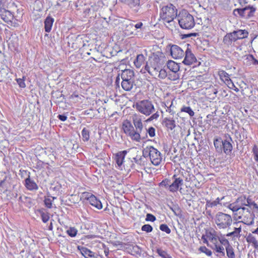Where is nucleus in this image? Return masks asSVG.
Returning a JSON list of instances; mask_svg holds the SVG:
<instances>
[{
	"label": "nucleus",
	"instance_id": "obj_1",
	"mask_svg": "<svg viewBox=\"0 0 258 258\" xmlns=\"http://www.w3.org/2000/svg\"><path fill=\"white\" fill-rule=\"evenodd\" d=\"M160 18L165 23H169L177 17V9L172 4L160 5Z\"/></svg>",
	"mask_w": 258,
	"mask_h": 258
},
{
	"label": "nucleus",
	"instance_id": "obj_2",
	"mask_svg": "<svg viewBox=\"0 0 258 258\" xmlns=\"http://www.w3.org/2000/svg\"><path fill=\"white\" fill-rule=\"evenodd\" d=\"M226 139L223 140L221 138L214 140V145L216 151L218 153H224L227 155H230L233 150V142L231 137L228 135L226 136Z\"/></svg>",
	"mask_w": 258,
	"mask_h": 258
},
{
	"label": "nucleus",
	"instance_id": "obj_3",
	"mask_svg": "<svg viewBox=\"0 0 258 258\" xmlns=\"http://www.w3.org/2000/svg\"><path fill=\"white\" fill-rule=\"evenodd\" d=\"M180 27L184 29H191L195 25V22L192 15L186 10H182L177 16Z\"/></svg>",
	"mask_w": 258,
	"mask_h": 258
},
{
	"label": "nucleus",
	"instance_id": "obj_4",
	"mask_svg": "<svg viewBox=\"0 0 258 258\" xmlns=\"http://www.w3.org/2000/svg\"><path fill=\"white\" fill-rule=\"evenodd\" d=\"M214 222L219 229H229L233 223L231 216L222 212H218L214 218Z\"/></svg>",
	"mask_w": 258,
	"mask_h": 258
},
{
	"label": "nucleus",
	"instance_id": "obj_5",
	"mask_svg": "<svg viewBox=\"0 0 258 258\" xmlns=\"http://www.w3.org/2000/svg\"><path fill=\"white\" fill-rule=\"evenodd\" d=\"M143 155L146 157L149 155L150 160L154 165H159L162 161V157L161 153L152 146H147L143 151Z\"/></svg>",
	"mask_w": 258,
	"mask_h": 258
},
{
	"label": "nucleus",
	"instance_id": "obj_6",
	"mask_svg": "<svg viewBox=\"0 0 258 258\" xmlns=\"http://www.w3.org/2000/svg\"><path fill=\"white\" fill-rule=\"evenodd\" d=\"M136 108L140 113L149 116L155 111L152 102L149 100H143L136 103Z\"/></svg>",
	"mask_w": 258,
	"mask_h": 258
},
{
	"label": "nucleus",
	"instance_id": "obj_7",
	"mask_svg": "<svg viewBox=\"0 0 258 258\" xmlns=\"http://www.w3.org/2000/svg\"><path fill=\"white\" fill-rule=\"evenodd\" d=\"M160 59L157 55L149 57L148 60L145 66V69L151 76H156L160 70Z\"/></svg>",
	"mask_w": 258,
	"mask_h": 258
},
{
	"label": "nucleus",
	"instance_id": "obj_8",
	"mask_svg": "<svg viewBox=\"0 0 258 258\" xmlns=\"http://www.w3.org/2000/svg\"><path fill=\"white\" fill-rule=\"evenodd\" d=\"M122 128L123 132L131 139L136 142H139L142 139L141 135L136 133L131 122L128 120H125L122 123Z\"/></svg>",
	"mask_w": 258,
	"mask_h": 258
},
{
	"label": "nucleus",
	"instance_id": "obj_9",
	"mask_svg": "<svg viewBox=\"0 0 258 258\" xmlns=\"http://www.w3.org/2000/svg\"><path fill=\"white\" fill-rule=\"evenodd\" d=\"M256 11V8L252 6L248 5L243 8L235 9L233 11V14L237 16V12L238 15L243 18L249 19L254 16Z\"/></svg>",
	"mask_w": 258,
	"mask_h": 258
},
{
	"label": "nucleus",
	"instance_id": "obj_10",
	"mask_svg": "<svg viewBox=\"0 0 258 258\" xmlns=\"http://www.w3.org/2000/svg\"><path fill=\"white\" fill-rule=\"evenodd\" d=\"M5 1L0 0V16L2 19L6 23L12 22L14 15L9 10L6 9Z\"/></svg>",
	"mask_w": 258,
	"mask_h": 258
},
{
	"label": "nucleus",
	"instance_id": "obj_11",
	"mask_svg": "<svg viewBox=\"0 0 258 258\" xmlns=\"http://www.w3.org/2000/svg\"><path fill=\"white\" fill-rule=\"evenodd\" d=\"M170 54L174 59H179L184 56V51L177 45H169Z\"/></svg>",
	"mask_w": 258,
	"mask_h": 258
},
{
	"label": "nucleus",
	"instance_id": "obj_12",
	"mask_svg": "<svg viewBox=\"0 0 258 258\" xmlns=\"http://www.w3.org/2000/svg\"><path fill=\"white\" fill-rule=\"evenodd\" d=\"M187 47L184 51V58L182 62L186 65H191L197 61V58L195 55L192 53L190 48H188L189 44H187Z\"/></svg>",
	"mask_w": 258,
	"mask_h": 258
},
{
	"label": "nucleus",
	"instance_id": "obj_13",
	"mask_svg": "<svg viewBox=\"0 0 258 258\" xmlns=\"http://www.w3.org/2000/svg\"><path fill=\"white\" fill-rule=\"evenodd\" d=\"M30 173L29 172L28 177L25 179L24 184L26 188L30 191H34L38 189V186L35 181L30 178Z\"/></svg>",
	"mask_w": 258,
	"mask_h": 258
},
{
	"label": "nucleus",
	"instance_id": "obj_14",
	"mask_svg": "<svg viewBox=\"0 0 258 258\" xmlns=\"http://www.w3.org/2000/svg\"><path fill=\"white\" fill-rule=\"evenodd\" d=\"M172 178L174 179L173 183L169 185V190L171 192H175L178 190L179 186H181L183 184L182 178L177 177L176 175L174 174Z\"/></svg>",
	"mask_w": 258,
	"mask_h": 258
},
{
	"label": "nucleus",
	"instance_id": "obj_15",
	"mask_svg": "<svg viewBox=\"0 0 258 258\" xmlns=\"http://www.w3.org/2000/svg\"><path fill=\"white\" fill-rule=\"evenodd\" d=\"M234 32L227 33L223 37V42L228 47L232 46L233 42H236L237 39Z\"/></svg>",
	"mask_w": 258,
	"mask_h": 258
},
{
	"label": "nucleus",
	"instance_id": "obj_16",
	"mask_svg": "<svg viewBox=\"0 0 258 258\" xmlns=\"http://www.w3.org/2000/svg\"><path fill=\"white\" fill-rule=\"evenodd\" d=\"M79 249L80 250V252L82 255H83L85 258H98L99 256L96 253L91 251L90 249L85 247H78Z\"/></svg>",
	"mask_w": 258,
	"mask_h": 258
},
{
	"label": "nucleus",
	"instance_id": "obj_17",
	"mask_svg": "<svg viewBox=\"0 0 258 258\" xmlns=\"http://www.w3.org/2000/svg\"><path fill=\"white\" fill-rule=\"evenodd\" d=\"M126 154L127 151L126 150H123L118 152L115 154L114 160L118 167H120L122 165Z\"/></svg>",
	"mask_w": 258,
	"mask_h": 258
},
{
	"label": "nucleus",
	"instance_id": "obj_18",
	"mask_svg": "<svg viewBox=\"0 0 258 258\" xmlns=\"http://www.w3.org/2000/svg\"><path fill=\"white\" fill-rule=\"evenodd\" d=\"M121 85L122 88L126 91H130L135 85V80L121 79Z\"/></svg>",
	"mask_w": 258,
	"mask_h": 258
},
{
	"label": "nucleus",
	"instance_id": "obj_19",
	"mask_svg": "<svg viewBox=\"0 0 258 258\" xmlns=\"http://www.w3.org/2000/svg\"><path fill=\"white\" fill-rule=\"evenodd\" d=\"M134 24L131 22H128L123 24V32L126 35L131 36L137 34V33H134Z\"/></svg>",
	"mask_w": 258,
	"mask_h": 258
},
{
	"label": "nucleus",
	"instance_id": "obj_20",
	"mask_svg": "<svg viewBox=\"0 0 258 258\" xmlns=\"http://www.w3.org/2000/svg\"><path fill=\"white\" fill-rule=\"evenodd\" d=\"M120 74L121 79L135 80V73L132 70L125 69Z\"/></svg>",
	"mask_w": 258,
	"mask_h": 258
},
{
	"label": "nucleus",
	"instance_id": "obj_21",
	"mask_svg": "<svg viewBox=\"0 0 258 258\" xmlns=\"http://www.w3.org/2000/svg\"><path fill=\"white\" fill-rule=\"evenodd\" d=\"M133 123L136 128V132L138 133L140 135H141L143 129V125L141 119L138 118H134L133 119Z\"/></svg>",
	"mask_w": 258,
	"mask_h": 258
},
{
	"label": "nucleus",
	"instance_id": "obj_22",
	"mask_svg": "<svg viewBox=\"0 0 258 258\" xmlns=\"http://www.w3.org/2000/svg\"><path fill=\"white\" fill-rule=\"evenodd\" d=\"M163 123L168 129L171 131L176 127L175 120L170 118L165 117L163 119Z\"/></svg>",
	"mask_w": 258,
	"mask_h": 258
},
{
	"label": "nucleus",
	"instance_id": "obj_23",
	"mask_svg": "<svg viewBox=\"0 0 258 258\" xmlns=\"http://www.w3.org/2000/svg\"><path fill=\"white\" fill-rule=\"evenodd\" d=\"M167 67L170 71L175 73L179 70V64L171 60L167 61Z\"/></svg>",
	"mask_w": 258,
	"mask_h": 258
},
{
	"label": "nucleus",
	"instance_id": "obj_24",
	"mask_svg": "<svg viewBox=\"0 0 258 258\" xmlns=\"http://www.w3.org/2000/svg\"><path fill=\"white\" fill-rule=\"evenodd\" d=\"M233 32L236 36L237 40L246 38L248 36V32L246 30L238 29L234 30Z\"/></svg>",
	"mask_w": 258,
	"mask_h": 258
},
{
	"label": "nucleus",
	"instance_id": "obj_25",
	"mask_svg": "<svg viewBox=\"0 0 258 258\" xmlns=\"http://www.w3.org/2000/svg\"><path fill=\"white\" fill-rule=\"evenodd\" d=\"M89 203L93 207L97 209H101L102 208V205L101 202L95 196L92 197L89 199Z\"/></svg>",
	"mask_w": 258,
	"mask_h": 258
},
{
	"label": "nucleus",
	"instance_id": "obj_26",
	"mask_svg": "<svg viewBox=\"0 0 258 258\" xmlns=\"http://www.w3.org/2000/svg\"><path fill=\"white\" fill-rule=\"evenodd\" d=\"M53 22V18L50 17H47L45 19L44 21V29L46 32H49L51 31Z\"/></svg>",
	"mask_w": 258,
	"mask_h": 258
},
{
	"label": "nucleus",
	"instance_id": "obj_27",
	"mask_svg": "<svg viewBox=\"0 0 258 258\" xmlns=\"http://www.w3.org/2000/svg\"><path fill=\"white\" fill-rule=\"evenodd\" d=\"M246 206H248L250 208L253 212L258 213V205L251 199H246Z\"/></svg>",
	"mask_w": 258,
	"mask_h": 258
},
{
	"label": "nucleus",
	"instance_id": "obj_28",
	"mask_svg": "<svg viewBox=\"0 0 258 258\" xmlns=\"http://www.w3.org/2000/svg\"><path fill=\"white\" fill-rule=\"evenodd\" d=\"M212 248L215 250L218 254L217 255L219 256H225V250L223 246L218 245L216 243H214L213 247Z\"/></svg>",
	"mask_w": 258,
	"mask_h": 258
},
{
	"label": "nucleus",
	"instance_id": "obj_29",
	"mask_svg": "<svg viewBox=\"0 0 258 258\" xmlns=\"http://www.w3.org/2000/svg\"><path fill=\"white\" fill-rule=\"evenodd\" d=\"M37 211L40 214L43 222H47L49 219V213L44 209H39Z\"/></svg>",
	"mask_w": 258,
	"mask_h": 258
},
{
	"label": "nucleus",
	"instance_id": "obj_30",
	"mask_svg": "<svg viewBox=\"0 0 258 258\" xmlns=\"http://www.w3.org/2000/svg\"><path fill=\"white\" fill-rule=\"evenodd\" d=\"M246 241L248 243H251L254 248H258V242L252 234H248L246 237Z\"/></svg>",
	"mask_w": 258,
	"mask_h": 258
},
{
	"label": "nucleus",
	"instance_id": "obj_31",
	"mask_svg": "<svg viewBox=\"0 0 258 258\" xmlns=\"http://www.w3.org/2000/svg\"><path fill=\"white\" fill-rule=\"evenodd\" d=\"M145 60V57L143 54H141L137 55L136 59L134 61V64L136 67L139 68L142 66Z\"/></svg>",
	"mask_w": 258,
	"mask_h": 258
},
{
	"label": "nucleus",
	"instance_id": "obj_32",
	"mask_svg": "<svg viewBox=\"0 0 258 258\" xmlns=\"http://www.w3.org/2000/svg\"><path fill=\"white\" fill-rule=\"evenodd\" d=\"M7 178V176L5 175L3 179L0 181V194H4L8 190V186L6 183Z\"/></svg>",
	"mask_w": 258,
	"mask_h": 258
},
{
	"label": "nucleus",
	"instance_id": "obj_33",
	"mask_svg": "<svg viewBox=\"0 0 258 258\" xmlns=\"http://www.w3.org/2000/svg\"><path fill=\"white\" fill-rule=\"evenodd\" d=\"M128 5L131 8H133L140 5V0H119Z\"/></svg>",
	"mask_w": 258,
	"mask_h": 258
},
{
	"label": "nucleus",
	"instance_id": "obj_34",
	"mask_svg": "<svg viewBox=\"0 0 258 258\" xmlns=\"http://www.w3.org/2000/svg\"><path fill=\"white\" fill-rule=\"evenodd\" d=\"M235 204L239 207L241 209L242 207L246 205V197L245 196H241L237 198L234 202Z\"/></svg>",
	"mask_w": 258,
	"mask_h": 258
},
{
	"label": "nucleus",
	"instance_id": "obj_35",
	"mask_svg": "<svg viewBox=\"0 0 258 258\" xmlns=\"http://www.w3.org/2000/svg\"><path fill=\"white\" fill-rule=\"evenodd\" d=\"M240 221H238V222H234V224L236 225L237 227H234V231H232L233 233H234L235 237H239L240 236V233L241 232V225L238 226V224L240 223Z\"/></svg>",
	"mask_w": 258,
	"mask_h": 258
},
{
	"label": "nucleus",
	"instance_id": "obj_36",
	"mask_svg": "<svg viewBox=\"0 0 258 258\" xmlns=\"http://www.w3.org/2000/svg\"><path fill=\"white\" fill-rule=\"evenodd\" d=\"M226 251L228 258H235L234 249L231 245L226 246Z\"/></svg>",
	"mask_w": 258,
	"mask_h": 258
},
{
	"label": "nucleus",
	"instance_id": "obj_37",
	"mask_svg": "<svg viewBox=\"0 0 258 258\" xmlns=\"http://www.w3.org/2000/svg\"><path fill=\"white\" fill-rule=\"evenodd\" d=\"M245 59L249 61V62L248 64L250 65L252 64L253 65H256V63H258V60L254 58L252 54H249L246 55Z\"/></svg>",
	"mask_w": 258,
	"mask_h": 258
},
{
	"label": "nucleus",
	"instance_id": "obj_38",
	"mask_svg": "<svg viewBox=\"0 0 258 258\" xmlns=\"http://www.w3.org/2000/svg\"><path fill=\"white\" fill-rule=\"evenodd\" d=\"M82 136L84 142H87L90 139V132L86 128L84 127L82 131Z\"/></svg>",
	"mask_w": 258,
	"mask_h": 258
},
{
	"label": "nucleus",
	"instance_id": "obj_39",
	"mask_svg": "<svg viewBox=\"0 0 258 258\" xmlns=\"http://www.w3.org/2000/svg\"><path fill=\"white\" fill-rule=\"evenodd\" d=\"M156 252L158 255L162 258H172L171 256L167 253L166 251L161 248L157 249Z\"/></svg>",
	"mask_w": 258,
	"mask_h": 258
},
{
	"label": "nucleus",
	"instance_id": "obj_40",
	"mask_svg": "<svg viewBox=\"0 0 258 258\" xmlns=\"http://www.w3.org/2000/svg\"><path fill=\"white\" fill-rule=\"evenodd\" d=\"M181 111L188 113L190 117H192L195 115V112L192 110V109L189 106H183L181 108Z\"/></svg>",
	"mask_w": 258,
	"mask_h": 258
},
{
	"label": "nucleus",
	"instance_id": "obj_41",
	"mask_svg": "<svg viewBox=\"0 0 258 258\" xmlns=\"http://www.w3.org/2000/svg\"><path fill=\"white\" fill-rule=\"evenodd\" d=\"M148 134L150 137H154L155 136V129L154 127L151 126L148 130H146L145 136L143 137L142 139H145L147 137V134Z\"/></svg>",
	"mask_w": 258,
	"mask_h": 258
},
{
	"label": "nucleus",
	"instance_id": "obj_42",
	"mask_svg": "<svg viewBox=\"0 0 258 258\" xmlns=\"http://www.w3.org/2000/svg\"><path fill=\"white\" fill-rule=\"evenodd\" d=\"M78 230L75 227H70L67 230V234L71 237H75L77 234Z\"/></svg>",
	"mask_w": 258,
	"mask_h": 258
},
{
	"label": "nucleus",
	"instance_id": "obj_43",
	"mask_svg": "<svg viewBox=\"0 0 258 258\" xmlns=\"http://www.w3.org/2000/svg\"><path fill=\"white\" fill-rule=\"evenodd\" d=\"M170 209L174 213L176 216H179L181 214V209L177 205H173V207H169Z\"/></svg>",
	"mask_w": 258,
	"mask_h": 258
},
{
	"label": "nucleus",
	"instance_id": "obj_44",
	"mask_svg": "<svg viewBox=\"0 0 258 258\" xmlns=\"http://www.w3.org/2000/svg\"><path fill=\"white\" fill-rule=\"evenodd\" d=\"M199 250L202 252L205 253L208 256H211L212 252L211 250L208 249L206 246H201L199 248Z\"/></svg>",
	"mask_w": 258,
	"mask_h": 258
},
{
	"label": "nucleus",
	"instance_id": "obj_45",
	"mask_svg": "<svg viewBox=\"0 0 258 258\" xmlns=\"http://www.w3.org/2000/svg\"><path fill=\"white\" fill-rule=\"evenodd\" d=\"M218 239L219 240L221 244L226 246H230L229 241L224 237H223L222 236H221V237L218 236Z\"/></svg>",
	"mask_w": 258,
	"mask_h": 258
},
{
	"label": "nucleus",
	"instance_id": "obj_46",
	"mask_svg": "<svg viewBox=\"0 0 258 258\" xmlns=\"http://www.w3.org/2000/svg\"><path fill=\"white\" fill-rule=\"evenodd\" d=\"M160 229L163 232H166L167 234H170L171 233V230L167 226V224H162L160 225Z\"/></svg>",
	"mask_w": 258,
	"mask_h": 258
},
{
	"label": "nucleus",
	"instance_id": "obj_47",
	"mask_svg": "<svg viewBox=\"0 0 258 258\" xmlns=\"http://www.w3.org/2000/svg\"><path fill=\"white\" fill-rule=\"evenodd\" d=\"M131 251L135 254H138L139 255L142 253L141 248L137 245L133 246Z\"/></svg>",
	"mask_w": 258,
	"mask_h": 258
},
{
	"label": "nucleus",
	"instance_id": "obj_48",
	"mask_svg": "<svg viewBox=\"0 0 258 258\" xmlns=\"http://www.w3.org/2000/svg\"><path fill=\"white\" fill-rule=\"evenodd\" d=\"M141 230L143 231H145L147 233H150L152 231L153 227L150 224H145L141 227Z\"/></svg>",
	"mask_w": 258,
	"mask_h": 258
},
{
	"label": "nucleus",
	"instance_id": "obj_49",
	"mask_svg": "<svg viewBox=\"0 0 258 258\" xmlns=\"http://www.w3.org/2000/svg\"><path fill=\"white\" fill-rule=\"evenodd\" d=\"M228 208L232 211L233 212H237L240 209L238 206H237L234 202L229 204L228 206Z\"/></svg>",
	"mask_w": 258,
	"mask_h": 258
},
{
	"label": "nucleus",
	"instance_id": "obj_50",
	"mask_svg": "<svg viewBox=\"0 0 258 258\" xmlns=\"http://www.w3.org/2000/svg\"><path fill=\"white\" fill-rule=\"evenodd\" d=\"M158 77L162 79H165L167 77L166 71L164 69L159 70L158 71Z\"/></svg>",
	"mask_w": 258,
	"mask_h": 258
},
{
	"label": "nucleus",
	"instance_id": "obj_51",
	"mask_svg": "<svg viewBox=\"0 0 258 258\" xmlns=\"http://www.w3.org/2000/svg\"><path fill=\"white\" fill-rule=\"evenodd\" d=\"M16 81L18 84L19 86L21 88H25L26 87V85L25 83V77H23L22 79L19 78L16 79Z\"/></svg>",
	"mask_w": 258,
	"mask_h": 258
},
{
	"label": "nucleus",
	"instance_id": "obj_52",
	"mask_svg": "<svg viewBox=\"0 0 258 258\" xmlns=\"http://www.w3.org/2000/svg\"><path fill=\"white\" fill-rule=\"evenodd\" d=\"M44 205L48 208H52V200L48 198H45L44 200Z\"/></svg>",
	"mask_w": 258,
	"mask_h": 258
},
{
	"label": "nucleus",
	"instance_id": "obj_53",
	"mask_svg": "<svg viewBox=\"0 0 258 258\" xmlns=\"http://www.w3.org/2000/svg\"><path fill=\"white\" fill-rule=\"evenodd\" d=\"M217 205L216 204L215 202L211 201L210 200H207L206 203V209H207L209 208H212L213 207L217 206Z\"/></svg>",
	"mask_w": 258,
	"mask_h": 258
},
{
	"label": "nucleus",
	"instance_id": "obj_54",
	"mask_svg": "<svg viewBox=\"0 0 258 258\" xmlns=\"http://www.w3.org/2000/svg\"><path fill=\"white\" fill-rule=\"evenodd\" d=\"M156 219V217L152 214L148 213L146 215V221L154 222Z\"/></svg>",
	"mask_w": 258,
	"mask_h": 258
},
{
	"label": "nucleus",
	"instance_id": "obj_55",
	"mask_svg": "<svg viewBox=\"0 0 258 258\" xmlns=\"http://www.w3.org/2000/svg\"><path fill=\"white\" fill-rule=\"evenodd\" d=\"M219 75L221 78L223 77L225 78L226 81L229 78V75L225 71L222 70L219 72Z\"/></svg>",
	"mask_w": 258,
	"mask_h": 258
},
{
	"label": "nucleus",
	"instance_id": "obj_56",
	"mask_svg": "<svg viewBox=\"0 0 258 258\" xmlns=\"http://www.w3.org/2000/svg\"><path fill=\"white\" fill-rule=\"evenodd\" d=\"M252 152L254 155V159H256L258 158V147L257 145H254L253 149H252Z\"/></svg>",
	"mask_w": 258,
	"mask_h": 258
},
{
	"label": "nucleus",
	"instance_id": "obj_57",
	"mask_svg": "<svg viewBox=\"0 0 258 258\" xmlns=\"http://www.w3.org/2000/svg\"><path fill=\"white\" fill-rule=\"evenodd\" d=\"M19 201L21 202V203H25V202H27V201L28 202H30V198H28V197H27L26 196H24V197L21 196L19 198Z\"/></svg>",
	"mask_w": 258,
	"mask_h": 258
},
{
	"label": "nucleus",
	"instance_id": "obj_58",
	"mask_svg": "<svg viewBox=\"0 0 258 258\" xmlns=\"http://www.w3.org/2000/svg\"><path fill=\"white\" fill-rule=\"evenodd\" d=\"M159 116V114L158 112L153 114L148 119L147 121H151L153 119H157Z\"/></svg>",
	"mask_w": 258,
	"mask_h": 258
},
{
	"label": "nucleus",
	"instance_id": "obj_59",
	"mask_svg": "<svg viewBox=\"0 0 258 258\" xmlns=\"http://www.w3.org/2000/svg\"><path fill=\"white\" fill-rule=\"evenodd\" d=\"M84 197L85 198V199L89 202L90 198H91L92 197H94L95 196L93 194L88 192H84L83 193Z\"/></svg>",
	"mask_w": 258,
	"mask_h": 258
},
{
	"label": "nucleus",
	"instance_id": "obj_60",
	"mask_svg": "<svg viewBox=\"0 0 258 258\" xmlns=\"http://www.w3.org/2000/svg\"><path fill=\"white\" fill-rule=\"evenodd\" d=\"M142 159L141 157L138 158V157L137 156L136 157L133 158V160H132V162H134L138 164L141 165L142 163Z\"/></svg>",
	"mask_w": 258,
	"mask_h": 258
},
{
	"label": "nucleus",
	"instance_id": "obj_61",
	"mask_svg": "<svg viewBox=\"0 0 258 258\" xmlns=\"http://www.w3.org/2000/svg\"><path fill=\"white\" fill-rule=\"evenodd\" d=\"M143 26V23L141 22H140L134 25V29L135 28V30H137L138 29L142 30Z\"/></svg>",
	"mask_w": 258,
	"mask_h": 258
},
{
	"label": "nucleus",
	"instance_id": "obj_62",
	"mask_svg": "<svg viewBox=\"0 0 258 258\" xmlns=\"http://www.w3.org/2000/svg\"><path fill=\"white\" fill-rule=\"evenodd\" d=\"M57 118L62 121H64L67 119V116L65 114H59Z\"/></svg>",
	"mask_w": 258,
	"mask_h": 258
},
{
	"label": "nucleus",
	"instance_id": "obj_63",
	"mask_svg": "<svg viewBox=\"0 0 258 258\" xmlns=\"http://www.w3.org/2000/svg\"><path fill=\"white\" fill-rule=\"evenodd\" d=\"M172 102L170 104L169 107H167V109H166V111H168L170 114L173 115L175 112L172 109Z\"/></svg>",
	"mask_w": 258,
	"mask_h": 258
},
{
	"label": "nucleus",
	"instance_id": "obj_64",
	"mask_svg": "<svg viewBox=\"0 0 258 258\" xmlns=\"http://www.w3.org/2000/svg\"><path fill=\"white\" fill-rule=\"evenodd\" d=\"M225 198V197L223 196L221 198H217L214 201L215 202L216 204L218 205H222V204L220 203L221 201H222Z\"/></svg>",
	"mask_w": 258,
	"mask_h": 258
}]
</instances>
